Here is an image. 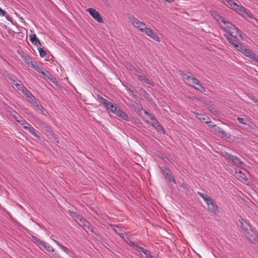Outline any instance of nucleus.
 <instances>
[{
    "instance_id": "obj_1",
    "label": "nucleus",
    "mask_w": 258,
    "mask_h": 258,
    "mask_svg": "<svg viewBox=\"0 0 258 258\" xmlns=\"http://www.w3.org/2000/svg\"><path fill=\"white\" fill-rule=\"evenodd\" d=\"M126 16L129 20L131 21L132 24L136 28L138 29L141 32L143 33L145 32V30L147 28L145 23L140 21L137 18H135L132 14L130 13H127Z\"/></svg>"
},
{
    "instance_id": "obj_2",
    "label": "nucleus",
    "mask_w": 258,
    "mask_h": 258,
    "mask_svg": "<svg viewBox=\"0 0 258 258\" xmlns=\"http://www.w3.org/2000/svg\"><path fill=\"white\" fill-rule=\"evenodd\" d=\"M182 79L185 83L191 87L194 86V82H198V79L194 77V76L190 73L186 74L181 73Z\"/></svg>"
},
{
    "instance_id": "obj_3",
    "label": "nucleus",
    "mask_w": 258,
    "mask_h": 258,
    "mask_svg": "<svg viewBox=\"0 0 258 258\" xmlns=\"http://www.w3.org/2000/svg\"><path fill=\"white\" fill-rule=\"evenodd\" d=\"M135 76L138 78V79L141 81H144L146 84H148L152 86H153L154 83L153 81L150 80L149 78L146 76L143 75L142 73L136 70L135 71Z\"/></svg>"
},
{
    "instance_id": "obj_4",
    "label": "nucleus",
    "mask_w": 258,
    "mask_h": 258,
    "mask_svg": "<svg viewBox=\"0 0 258 258\" xmlns=\"http://www.w3.org/2000/svg\"><path fill=\"white\" fill-rule=\"evenodd\" d=\"M86 11L88 12L90 15L98 22L100 23H103V20L102 18L100 16V14L95 9L93 8H88Z\"/></svg>"
},
{
    "instance_id": "obj_5",
    "label": "nucleus",
    "mask_w": 258,
    "mask_h": 258,
    "mask_svg": "<svg viewBox=\"0 0 258 258\" xmlns=\"http://www.w3.org/2000/svg\"><path fill=\"white\" fill-rule=\"evenodd\" d=\"M206 204L208 205V210L214 215H217L219 213V208L212 199V201Z\"/></svg>"
},
{
    "instance_id": "obj_6",
    "label": "nucleus",
    "mask_w": 258,
    "mask_h": 258,
    "mask_svg": "<svg viewBox=\"0 0 258 258\" xmlns=\"http://www.w3.org/2000/svg\"><path fill=\"white\" fill-rule=\"evenodd\" d=\"M224 157L226 159H229L232 161L235 164L238 165L242 164V162L240 161V159L237 156H233L227 152H225L223 155Z\"/></svg>"
},
{
    "instance_id": "obj_7",
    "label": "nucleus",
    "mask_w": 258,
    "mask_h": 258,
    "mask_svg": "<svg viewBox=\"0 0 258 258\" xmlns=\"http://www.w3.org/2000/svg\"><path fill=\"white\" fill-rule=\"evenodd\" d=\"M239 15L243 17H248L249 18H252V15L246 11L245 8L241 5H239L236 9H234Z\"/></svg>"
},
{
    "instance_id": "obj_8",
    "label": "nucleus",
    "mask_w": 258,
    "mask_h": 258,
    "mask_svg": "<svg viewBox=\"0 0 258 258\" xmlns=\"http://www.w3.org/2000/svg\"><path fill=\"white\" fill-rule=\"evenodd\" d=\"M160 168L162 173L165 175V177L167 178L170 181L176 183V181L174 178L171 175V173L169 172V170L168 169H166V168L164 167H160Z\"/></svg>"
},
{
    "instance_id": "obj_9",
    "label": "nucleus",
    "mask_w": 258,
    "mask_h": 258,
    "mask_svg": "<svg viewBox=\"0 0 258 258\" xmlns=\"http://www.w3.org/2000/svg\"><path fill=\"white\" fill-rule=\"evenodd\" d=\"M245 236L251 242L258 244V236L254 232L251 231L250 233L249 232V234H245Z\"/></svg>"
},
{
    "instance_id": "obj_10",
    "label": "nucleus",
    "mask_w": 258,
    "mask_h": 258,
    "mask_svg": "<svg viewBox=\"0 0 258 258\" xmlns=\"http://www.w3.org/2000/svg\"><path fill=\"white\" fill-rule=\"evenodd\" d=\"M146 35L152 38L153 40L157 42H160V39L157 35L156 33L154 32L150 28H147L144 32Z\"/></svg>"
},
{
    "instance_id": "obj_11",
    "label": "nucleus",
    "mask_w": 258,
    "mask_h": 258,
    "mask_svg": "<svg viewBox=\"0 0 258 258\" xmlns=\"http://www.w3.org/2000/svg\"><path fill=\"white\" fill-rule=\"evenodd\" d=\"M114 114L117 116L119 120L123 119L126 121L129 120L127 115L120 108H118Z\"/></svg>"
},
{
    "instance_id": "obj_12",
    "label": "nucleus",
    "mask_w": 258,
    "mask_h": 258,
    "mask_svg": "<svg viewBox=\"0 0 258 258\" xmlns=\"http://www.w3.org/2000/svg\"><path fill=\"white\" fill-rule=\"evenodd\" d=\"M23 128L29 132L38 140H40V137L36 133L35 129L30 124L23 126Z\"/></svg>"
},
{
    "instance_id": "obj_13",
    "label": "nucleus",
    "mask_w": 258,
    "mask_h": 258,
    "mask_svg": "<svg viewBox=\"0 0 258 258\" xmlns=\"http://www.w3.org/2000/svg\"><path fill=\"white\" fill-rule=\"evenodd\" d=\"M243 54L245 56L251 59L255 63L258 64V58L255 57V54L250 50L246 48V50H245V51L244 52V53Z\"/></svg>"
},
{
    "instance_id": "obj_14",
    "label": "nucleus",
    "mask_w": 258,
    "mask_h": 258,
    "mask_svg": "<svg viewBox=\"0 0 258 258\" xmlns=\"http://www.w3.org/2000/svg\"><path fill=\"white\" fill-rule=\"evenodd\" d=\"M210 14L218 23H225L226 19L220 14L217 13L215 11H211L210 12Z\"/></svg>"
},
{
    "instance_id": "obj_15",
    "label": "nucleus",
    "mask_w": 258,
    "mask_h": 258,
    "mask_svg": "<svg viewBox=\"0 0 258 258\" xmlns=\"http://www.w3.org/2000/svg\"><path fill=\"white\" fill-rule=\"evenodd\" d=\"M98 100L99 101V102L101 104H102L104 106V107L105 108V109L107 110L109 109L110 104L111 103V102L103 98L100 95L98 94L97 95Z\"/></svg>"
},
{
    "instance_id": "obj_16",
    "label": "nucleus",
    "mask_w": 258,
    "mask_h": 258,
    "mask_svg": "<svg viewBox=\"0 0 258 258\" xmlns=\"http://www.w3.org/2000/svg\"><path fill=\"white\" fill-rule=\"evenodd\" d=\"M196 117L199 118L202 122H205V123H211V122L209 121L210 118L209 117L204 114L199 113L197 112H194Z\"/></svg>"
},
{
    "instance_id": "obj_17",
    "label": "nucleus",
    "mask_w": 258,
    "mask_h": 258,
    "mask_svg": "<svg viewBox=\"0 0 258 258\" xmlns=\"http://www.w3.org/2000/svg\"><path fill=\"white\" fill-rule=\"evenodd\" d=\"M224 4L233 10L238 7V5L232 0H226Z\"/></svg>"
},
{
    "instance_id": "obj_18",
    "label": "nucleus",
    "mask_w": 258,
    "mask_h": 258,
    "mask_svg": "<svg viewBox=\"0 0 258 258\" xmlns=\"http://www.w3.org/2000/svg\"><path fill=\"white\" fill-rule=\"evenodd\" d=\"M30 40L32 44L37 46V47L41 46L39 40L37 38L36 35L35 34H33L30 35Z\"/></svg>"
},
{
    "instance_id": "obj_19",
    "label": "nucleus",
    "mask_w": 258,
    "mask_h": 258,
    "mask_svg": "<svg viewBox=\"0 0 258 258\" xmlns=\"http://www.w3.org/2000/svg\"><path fill=\"white\" fill-rule=\"evenodd\" d=\"M239 222L241 224V228L242 230L245 233V234H249V225L246 222L244 221L243 220H239Z\"/></svg>"
},
{
    "instance_id": "obj_20",
    "label": "nucleus",
    "mask_w": 258,
    "mask_h": 258,
    "mask_svg": "<svg viewBox=\"0 0 258 258\" xmlns=\"http://www.w3.org/2000/svg\"><path fill=\"white\" fill-rule=\"evenodd\" d=\"M223 24L226 25L224 27V29L227 32H228L229 31H231L233 29H235V26L232 23L229 22L228 21H227L226 20H225V23H223Z\"/></svg>"
},
{
    "instance_id": "obj_21",
    "label": "nucleus",
    "mask_w": 258,
    "mask_h": 258,
    "mask_svg": "<svg viewBox=\"0 0 258 258\" xmlns=\"http://www.w3.org/2000/svg\"><path fill=\"white\" fill-rule=\"evenodd\" d=\"M198 82L197 83L196 81L194 82V86L193 87L199 90L202 93L205 92L206 91V88L202 86L199 80H198Z\"/></svg>"
},
{
    "instance_id": "obj_22",
    "label": "nucleus",
    "mask_w": 258,
    "mask_h": 258,
    "mask_svg": "<svg viewBox=\"0 0 258 258\" xmlns=\"http://www.w3.org/2000/svg\"><path fill=\"white\" fill-rule=\"evenodd\" d=\"M70 215L78 223L83 217L75 212L69 211Z\"/></svg>"
},
{
    "instance_id": "obj_23",
    "label": "nucleus",
    "mask_w": 258,
    "mask_h": 258,
    "mask_svg": "<svg viewBox=\"0 0 258 258\" xmlns=\"http://www.w3.org/2000/svg\"><path fill=\"white\" fill-rule=\"evenodd\" d=\"M230 33V35L234 38H237L238 36H241V34L239 33L238 29L235 26V29H233L231 31L228 32Z\"/></svg>"
},
{
    "instance_id": "obj_24",
    "label": "nucleus",
    "mask_w": 258,
    "mask_h": 258,
    "mask_svg": "<svg viewBox=\"0 0 258 258\" xmlns=\"http://www.w3.org/2000/svg\"><path fill=\"white\" fill-rule=\"evenodd\" d=\"M152 125L156 128L158 132H162L163 134H165L163 128L158 120H156L155 123L152 122Z\"/></svg>"
},
{
    "instance_id": "obj_25",
    "label": "nucleus",
    "mask_w": 258,
    "mask_h": 258,
    "mask_svg": "<svg viewBox=\"0 0 258 258\" xmlns=\"http://www.w3.org/2000/svg\"><path fill=\"white\" fill-rule=\"evenodd\" d=\"M84 222L85 224H84L83 226V228L84 229V230L86 231L87 232H88V231L93 232V229L92 227L91 224L87 221Z\"/></svg>"
},
{
    "instance_id": "obj_26",
    "label": "nucleus",
    "mask_w": 258,
    "mask_h": 258,
    "mask_svg": "<svg viewBox=\"0 0 258 258\" xmlns=\"http://www.w3.org/2000/svg\"><path fill=\"white\" fill-rule=\"evenodd\" d=\"M197 194L199 195L206 202V203L212 201V198L211 197L200 191H198Z\"/></svg>"
},
{
    "instance_id": "obj_27",
    "label": "nucleus",
    "mask_w": 258,
    "mask_h": 258,
    "mask_svg": "<svg viewBox=\"0 0 258 258\" xmlns=\"http://www.w3.org/2000/svg\"><path fill=\"white\" fill-rule=\"evenodd\" d=\"M197 194L199 195L206 202V203L212 201V198L211 197L200 191H198Z\"/></svg>"
},
{
    "instance_id": "obj_28",
    "label": "nucleus",
    "mask_w": 258,
    "mask_h": 258,
    "mask_svg": "<svg viewBox=\"0 0 258 258\" xmlns=\"http://www.w3.org/2000/svg\"><path fill=\"white\" fill-rule=\"evenodd\" d=\"M197 194L199 195L206 202V203L212 201V198L211 197L200 191H198Z\"/></svg>"
},
{
    "instance_id": "obj_29",
    "label": "nucleus",
    "mask_w": 258,
    "mask_h": 258,
    "mask_svg": "<svg viewBox=\"0 0 258 258\" xmlns=\"http://www.w3.org/2000/svg\"><path fill=\"white\" fill-rule=\"evenodd\" d=\"M41 246L43 247L44 248H45L47 251L48 252H54L55 250L49 244L47 243L46 242L43 241V243L41 244Z\"/></svg>"
},
{
    "instance_id": "obj_30",
    "label": "nucleus",
    "mask_w": 258,
    "mask_h": 258,
    "mask_svg": "<svg viewBox=\"0 0 258 258\" xmlns=\"http://www.w3.org/2000/svg\"><path fill=\"white\" fill-rule=\"evenodd\" d=\"M11 114L17 122H19L20 121H22V117L18 113H16L14 110H12L11 112Z\"/></svg>"
},
{
    "instance_id": "obj_31",
    "label": "nucleus",
    "mask_w": 258,
    "mask_h": 258,
    "mask_svg": "<svg viewBox=\"0 0 258 258\" xmlns=\"http://www.w3.org/2000/svg\"><path fill=\"white\" fill-rule=\"evenodd\" d=\"M52 240L58 245L59 246V247L66 253H69V250L68 248L65 247L64 246L62 245L60 243H59L58 241H56L55 239H52Z\"/></svg>"
},
{
    "instance_id": "obj_32",
    "label": "nucleus",
    "mask_w": 258,
    "mask_h": 258,
    "mask_svg": "<svg viewBox=\"0 0 258 258\" xmlns=\"http://www.w3.org/2000/svg\"><path fill=\"white\" fill-rule=\"evenodd\" d=\"M33 106L36 111H39L41 113L43 112L44 108L42 105L37 104V102H34V104L33 105Z\"/></svg>"
},
{
    "instance_id": "obj_33",
    "label": "nucleus",
    "mask_w": 258,
    "mask_h": 258,
    "mask_svg": "<svg viewBox=\"0 0 258 258\" xmlns=\"http://www.w3.org/2000/svg\"><path fill=\"white\" fill-rule=\"evenodd\" d=\"M123 239L128 244L133 247L136 244V243L132 241L130 237H128L127 235H125V236L123 238Z\"/></svg>"
},
{
    "instance_id": "obj_34",
    "label": "nucleus",
    "mask_w": 258,
    "mask_h": 258,
    "mask_svg": "<svg viewBox=\"0 0 258 258\" xmlns=\"http://www.w3.org/2000/svg\"><path fill=\"white\" fill-rule=\"evenodd\" d=\"M109 109L107 110V111H109L113 113H115V112L118 110V108L116 106L115 104H113L111 102L110 106H109Z\"/></svg>"
},
{
    "instance_id": "obj_35",
    "label": "nucleus",
    "mask_w": 258,
    "mask_h": 258,
    "mask_svg": "<svg viewBox=\"0 0 258 258\" xmlns=\"http://www.w3.org/2000/svg\"><path fill=\"white\" fill-rule=\"evenodd\" d=\"M31 238H32V241L35 243L40 244L41 245L42 243L43 242V241L40 240L38 237H36V236L32 235Z\"/></svg>"
},
{
    "instance_id": "obj_36",
    "label": "nucleus",
    "mask_w": 258,
    "mask_h": 258,
    "mask_svg": "<svg viewBox=\"0 0 258 258\" xmlns=\"http://www.w3.org/2000/svg\"><path fill=\"white\" fill-rule=\"evenodd\" d=\"M227 41L230 44H231L235 48L236 47H238V42L237 41L235 40L232 39L231 38H227Z\"/></svg>"
},
{
    "instance_id": "obj_37",
    "label": "nucleus",
    "mask_w": 258,
    "mask_h": 258,
    "mask_svg": "<svg viewBox=\"0 0 258 258\" xmlns=\"http://www.w3.org/2000/svg\"><path fill=\"white\" fill-rule=\"evenodd\" d=\"M27 100L31 103L34 104V102H36L35 101V97L33 96L32 93H30V95H29L28 97H27Z\"/></svg>"
},
{
    "instance_id": "obj_38",
    "label": "nucleus",
    "mask_w": 258,
    "mask_h": 258,
    "mask_svg": "<svg viewBox=\"0 0 258 258\" xmlns=\"http://www.w3.org/2000/svg\"><path fill=\"white\" fill-rule=\"evenodd\" d=\"M214 130L216 132L221 134L223 136H226V132L220 127L217 126V125H216V127L214 128Z\"/></svg>"
},
{
    "instance_id": "obj_39",
    "label": "nucleus",
    "mask_w": 258,
    "mask_h": 258,
    "mask_svg": "<svg viewBox=\"0 0 258 258\" xmlns=\"http://www.w3.org/2000/svg\"><path fill=\"white\" fill-rule=\"evenodd\" d=\"M235 49L240 51L242 53H243L246 48L242 44L239 45V44H238V47H236Z\"/></svg>"
},
{
    "instance_id": "obj_40",
    "label": "nucleus",
    "mask_w": 258,
    "mask_h": 258,
    "mask_svg": "<svg viewBox=\"0 0 258 258\" xmlns=\"http://www.w3.org/2000/svg\"><path fill=\"white\" fill-rule=\"evenodd\" d=\"M34 70H36V71L40 72V70H41L40 66L38 65L36 62L33 61L32 63L30 66Z\"/></svg>"
},
{
    "instance_id": "obj_41",
    "label": "nucleus",
    "mask_w": 258,
    "mask_h": 258,
    "mask_svg": "<svg viewBox=\"0 0 258 258\" xmlns=\"http://www.w3.org/2000/svg\"><path fill=\"white\" fill-rule=\"evenodd\" d=\"M24 60L27 64H29L30 66H31V64L34 61L32 60V59L28 56H25L24 58Z\"/></svg>"
},
{
    "instance_id": "obj_42",
    "label": "nucleus",
    "mask_w": 258,
    "mask_h": 258,
    "mask_svg": "<svg viewBox=\"0 0 258 258\" xmlns=\"http://www.w3.org/2000/svg\"><path fill=\"white\" fill-rule=\"evenodd\" d=\"M133 248L136 250H137L139 252H143V251L145 249L143 247L140 246L138 244L136 243L135 244V246H133Z\"/></svg>"
},
{
    "instance_id": "obj_43",
    "label": "nucleus",
    "mask_w": 258,
    "mask_h": 258,
    "mask_svg": "<svg viewBox=\"0 0 258 258\" xmlns=\"http://www.w3.org/2000/svg\"><path fill=\"white\" fill-rule=\"evenodd\" d=\"M118 231H117V230H115L116 232L119 235V236L122 238H123L125 236V235H127L126 233L122 230L120 229L118 227Z\"/></svg>"
},
{
    "instance_id": "obj_44",
    "label": "nucleus",
    "mask_w": 258,
    "mask_h": 258,
    "mask_svg": "<svg viewBox=\"0 0 258 258\" xmlns=\"http://www.w3.org/2000/svg\"><path fill=\"white\" fill-rule=\"evenodd\" d=\"M211 112L216 116H220L221 112L215 108H212L211 109Z\"/></svg>"
},
{
    "instance_id": "obj_45",
    "label": "nucleus",
    "mask_w": 258,
    "mask_h": 258,
    "mask_svg": "<svg viewBox=\"0 0 258 258\" xmlns=\"http://www.w3.org/2000/svg\"><path fill=\"white\" fill-rule=\"evenodd\" d=\"M143 253L145 255L147 258L153 257V255L151 254V252L147 249H145Z\"/></svg>"
},
{
    "instance_id": "obj_46",
    "label": "nucleus",
    "mask_w": 258,
    "mask_h": 258,
    "mask_svg": "<svg viewBox=\"0 0 258 258\" xmlns=\"http://www.w3.org/2000/svg\"><path fill=\"white\" fill-rule=\"evenodd\" d=\"M38 49L39 54H40V56L43 57H44L46 55V52L45 50H44L42 48L40 47V48H38Z\"/></svg>"
},
{
    "instance_id": "obj_47",
    "label": "nucleus",
    "mask_w": 258,
    "mask_h": 258,
    "mask_svg": "<svg viewBox=\"0 0 258 258\" xmlns=\"http://www.w3.org/2000/svg\"><path fill=\"white\" fill-rule=\"evenodd\" d=\"M145 113L149 115V118L152 121V122L155 123L156 120H157L152 114L149 113L147 111H145Z\"/></svg>"
},
{
    "instance_id": "obj_48",
    "label": "nucleus",
    "mask_w": 258,
    "mask_h": 258,
    "mask_svg": "<svg viewBox=\"0 0 258 258\" xmlns=\"http://www.w3.org/2000/svg\"><path fill=\"white\" fill-rule=\"evenodd\" d=\"M125 87L130 92H134V88L131 84L127 83L126 84Z\"/></svg>"
},
{
    "instance_id": "obj_49",
    "label": "nucleus",
    "mask_w": 258,
    "mask_h": 258,
    "mask_svg": "<svg viewBox=\"0 0 258 258\" xmlns=\"http://www.w3.org/2000/svg\"><path fill=\"white\" fill-rule=\"evenodd\" d=\"M48 79L51 81L52 83H53L54 84H55L56 85H57L58 83H57V81L56 80V79L55 78H54L52 75H50V76L48 77Z\"/></svg>"
},
{
    "instance_id": "obj_50",
    "label": "nucleus",
    "mask_w": 258,
    "mask_h": 258,
    "mask_svg": "<svg viewBox=\"0 0 258 258\" xmlns=\"http://www.w3.org/2000/svg\"><path fill=\"white\" fill-rule=\"evenodd\" d=\"M237 120L239 123H241L243 124H247V122H246V120H244L243 118L238 117H237Z\"/></svg>"
},
{
    "instance_id": "obj_51",
    "label": "nucleus",
    "mask_w": 258,
    "mask_h": 258,
    "mask_svg": "<svg viewBox=\"0 0 258 258\" xmlns=\"http://www.w3.org/2000/svg\"><path fill=\"white\" fill-rule=\"evenodd\" d=\"M12 83L14 85L16 86L17 88L19 87L20 85H21L20 81L15 80H13Z\"/></svg>"
},
{
    "instance_id": "obj_52",
    "label": "nucleus",
    "mask_w": 258,
    "mask_h": 258,
    "mask_svg": "<svg viewBox=\"0 0 258 258\" xmlns=\"http://www.w3.org/2000/svg\"><path fill=\"white\" fill-rule=\"evenodd\" d=\"M87 221L84 218H83L81 220H79L78 222V224L81 227H83V225L85 224V222H86Z\"/></svg>"
},
{
    "instance_id": "obj_53",
    "label": "nucleus",
    "mask_w": 258,
    "mask_h": 258,
    "mask_svg": "<svg viewBox=\"0 0 258 258\" xmlns=\"http://www.w3.org/2000/svg\"><path fill=\"white\" fill-rule=\"evenodd\" d=\"M181 186L183 187L186 191H188V186L187 183H183L181 184Z\"/></svg>"
},
{
    "instance_id": "obj_54",
    "label": "nucleus",
    "mask_w": 258,
    "mask_h": 258,
    "mask_svg": "<svg viewBox=\"0 0 258 258\" xmlns=\"http://www.w3.org/2000/svg\"><path fill=\"white\" fill-rule=\"evenodd\" d=\"M22 92L26 96V97H28L29 95H30L31 93L30 91H29L27 88Z\"/></svg>"
},
{
    "instance_id": "obj_55",
    "label": "nucleus",
    "mask_w": 258,
    "mask_h": 258,
    "mask_svg": "<svg viewBox=\"0 0 258 258\" xmlns=\"http://www.w3.org/2000/svg\"><path fill=\"white\" fill-rule=\"evenodd\" d=\"M19 122L21 123V124L23 125V126L24 125H28V124H30L25 120L23 119V118H22V121H20Z\"/></svg>"
},
{
    "instance_id": "obj_56",
    "label": "nucleus",
    "mask_w": 258,
    "mask_h": 258,
    "mask_svg": "<svg viewBox=\"0 0 258 258\" xmlns=\"http://www.w3.org/2000/svg\"><path fill=\"white\" fill-rule=\"evenodd\" d=\"M26 88L22 84L20 85L19 87H18V89L20 90L22 92H23L24 90H26Z\"/></svg>"
},
{
    "instance_id": "obj_57",
    "label": "nucleus",
    "mask_w": 258,
    "mask_h": 258,
    "mask_svg": "<svg viewBox=\"0 0 258 258\" xmlns=\"http://www.w3.org/2000/svg\"><path fill=\"white\" fill-rule=\"evenodd\" d=\"M26 88L22 84L20 85L19 87H18V89L20 90L22 92H23L24 90H26Z\"/></svg>"
},
{
    "instance_id": "obj_58",
    "label": "nucleus",
    "mask_w": 258,
    "mask_h": 258,
    "mask_svg": "<svg viewBox=\"0 0 258 258\" xmlns=\"http://www.w3.org/2000/svg\"><path fill=\"white\" fill-rule=\"evenodd\" d=\"M6 12L0 8V16H4L6 15Z\"/></svg>"
},
{
    "instance_id": "obj_59",
    "label": "nucleus",
    "mask_w": 258,
    "mask_h": 258,
    "mask_svg": "<svg viewBox=\"0 0 258 258\" xmlns=\"http://www.w3.org/2000/svg\"><path fill=\"white\" fill-rule=\"evenodd\" d=\"M38 73H40L42 75V77L43 78H46L47 77L46 74L43 71H42L41 69L40 70V72H38Z\"/></svg>"
},
{
    "instance_id": "obj_60",
    "label": "nucleus",
    "mask_w": 258,
    "mask_h": 258,
    "mask_svg": "<svg viewBox=\"0 0 258 258\" xmlns=\"http://www.w3.org/2000/svg\"><path fill=\"white\" fill-rule=\"evenodd\" d=\"M132 93V94L133 96H134L135 98H137V94L138 93L137 91H135V90H134V92H131Z\"/></svg>"
},
{
    "instance_id": "obj_61",
    "label": "nucleus",
    "mask_w": 258,
    "mask_h": 258,
    "mask_svg": "<svg viewBox=\"0 0 258 258\" xmlns=\"http://www.w3.org/2000/svg\"><path fill=\"white\" fill-rule=\"evenodd\" d=\"M216 124H210L209 125V127L214 128L216 127Z\"/></svg>"
},
{
    "instance_id": "obj_62",
    "label": "nucleus",
    "mask_w": 258,
    "mask_h": 258,
    "mask_svg": "<svg viewBox=\"0 0 258 258\" xmlns=\"http://www.w3.org/2000/svg\"><path fill=\"white\" fill-rule=\"evenodd\" d=\"M6 19L8 21H11L12 20V19L11 18V17H10V16L9 15H6Z\"/></svg>"
},
{
    "instance_id": "obj_63",
    "label": "nucleus",
    "mask_w": 258,
    "mask_h": 258,
    "mask_svg": "<svg viewBox=\"0 0 258 258\" xmlns=\"http://www.w3.org/2000/svg\"><path fill=\"white\" fill-rule=\"evenodd\" d=\"M224 36L226 38L227 40V38H230L228 34H224Z\"/></svg>"
},
{
    "instance_id": "obj_64",
    "label": "nucleus",
    "mask_w": 258,
    "mask_h": 258,
    "mask_svg": "<svg viewBox=\"0 0 258 258\" xmlns=\"http://www.w3.org/2000/svg\"><path fill=\"white\" fill-rule=\"evenodd\" d=\"M55 257H57L58 256V254L56 253H55L53 255Z\"/></svg>"
}]
</instances>
